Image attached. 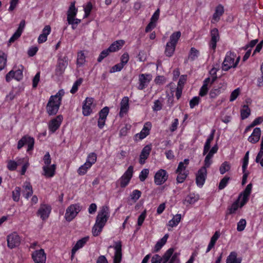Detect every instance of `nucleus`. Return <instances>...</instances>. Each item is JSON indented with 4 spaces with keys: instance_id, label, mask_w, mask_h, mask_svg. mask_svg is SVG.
<instances>
[{
    "instance_id": "1",
    "label": "nucleus",
    "mask_w": 263,
    "mask_h": 263,
    "mask_svg": "<svg viewBox=\"0 0 263 263\" xmlns=\"http://www.w3.org/2000/svg\"><path fill=\"white\" fill-rule=\"evenodd\" d=\"M109 217V210L108 206H103L99 211L95 224L104 227Z\"/></svg>"
},
{
    "instance_id": "2",
    "label": "nucleus",
    "mask_w": 263,
    "mask_h": 263,
    "mask_svg": "<svg viewBox=\"0 0 263 263\" xmlns=\"http://www.w3.org/2000/svg\"><path fill=\"white\" fill-rule=\"evenodd\" d=\"M81 208L79 204H73L70 205L66 210L65 218L67 221H71L81 211Z\"/></svg>"
},
{
    "instance_id": "3",
    "label": "nucleus",
    "mask_w": 263,
    "mask_h": 263,
    "mask_svg": "<svg viewBox=\"0 0 263 263\" xmlns=\"http://www.w3.org/2000/svg\"><path fill=\"white\" fill-rule=\"evenodd\" d=\"M59 101V99L55 101L50 98H49L46 106L47 112L49 116L55 115L57 114L61 104Z\"/></svg>"
},
{
    "instance_id": "4",
    "label": "nucleus",
    "mask_w": 263,
    "mask_h": 263,
    "mask_svg": "<svg viewBox=\"0 0 263 263\" xmlns=\"http://www.w3.org/2000/svg\"><path fill=\"white\" fill-rule=\"evenodd\" d=\"M235 55L234 53L229 52L227 53L225 59L222 64V68L224 71H228L234 67V59Z\"/></svg>"
},
{
    "instance_id": "5",
    "label": "nucleus",
    "mask_w": 263,
    "mask_h": 263,
    "mask_svg": "<svg viewBox=\"0 0 263 263\" xmlns=\"http://www.w3.org/2000/svg\"><path fill=\"white\" fill-rule=\"evenodd\" d=\"M68 65V58L66 56L60 57L58 60L55 70V75L61 76Z\"/></svg>"
},
{
    "instance_id": "6",
    "label": "nucleus",
    "mask_w": 263,
    "mask_h": 263,
    "mask_svg": "<svg viewBox=\"0 0 263 263\" xmlns=\"http://www.w3.org/2000/svg\"><path fill=\"white\" fill-rule=\"evenodd\" d=\"M34 144V140L33 138L24 136L18 141L17 147L18 149H20L23 146L27 144L28 146L27 151L29 152L33 149Z\"/></svg>"
},
{
    "instance_id": "7",
    "label": "nucleus",
    "mask_w": 263,
    "mask_h": 263,
    "mask_svg": "<svg viewBox=\"0 0 263 263\" xmlns=\"http://www.w3.org/2000/svg\"><path fill=\"white\" fill-rule=\"evenodd\" d=\"M133 166L132 165L129 166L120 179V186L121 187H125L127 185L133 176Z\"/></svg>"
},
{
    "instance_id": "8",
    "label": "nucleus",
    "mask_w": 263,
    "mask_h": 263,
    "mask_svg": "<svg viewBox=\"0 0 263 263\" xmlns=\"http://www.w3.org/2000/svg\"><path fill=\"white\" fill-rule=\"evenodd\" d=\"M21 240L19 235L16 232H13L7 236L8 247L10 249L16 247L20 245Z\"/></svg>"
},
{
    "instance_id": "9",
    "label": "nucleus",
    "mask_w": 263,
    "mask_h": 263,
    "mask_svg": "<svg viewBox=\"0 0 263 263\" xmlns=\"http://www.w3.org/2000/svg\"><path fill=\"white\" fill-rule=\"evenodd\" d=\"M168 179V175L166 171L160 169L155 174L154 182L156 185H160L163 184Z\"/></svg>"
},
{
    "instance_id": "10",
    "label": "nucleus",
    "mask_w": 263,
    "mask_h": 263,
    "mask_svg": "<svg viewBox=\"0 0 263 263\" xmlns=\"http://www.w3.org/2000/svg\"><path fill=\"white\" fill-rule=\"evenodd\" d=\"M93 98L87 97L83 102L82 106V114L84 116H89L92 111V106Z\"/></svg>"
},
{
    "instance_id": "11",
    "label": "nucleus",
    "mask_w": 263,
    "mask_h": 263,
    "mask_svg": "<svg viewBox=\"0 0 263 263\" xmlns=\"http://www.w3.org/2000/svg\"><path fill=\"white\" fill-rule=\"evenodd\" d=\"M63 119V116L59 115L55 118L52 119L48 124L49 131L52 133H54L60 127Z\"/></svg>"
},
{
    "instance_id": "12",
    "label": "nucleus",
    "mask_w": 263,
    "mask_h": 263,
    "mask_svg": "<svg viewBox=\"0 0 263 263\" xmlns=\"http://www.w3.org/2000/svg\"><path fill=\"white\" fill-rule=\"evenodd\" d=\"M32 258L35 263H45L46 255L42 249L36 250L32 254Z\"/></svg>"
},
{
    "instance_id": "13",
    "label": "nucleus",
    "mask_w": 263,
    "mask_h": 263,
    "mask_svg": "<svg viewBox=\"0 0 263 263\" xmlns=\"http://www.w3.org/2000/svg\"><path fill=\"white\" fill-rule=\"evenodd\" d=\"M252 183H249L247 185L245 190L239 194L238 197L239 199L241 196L242 197V200L240 203V208H242L248 201L249 196L250 195L252 191Z\"/></svg>"
},
{
    "instance_id": "14",
    "label": "nucleus",
    "mask_w": 263,
    "mask_h": 263,
    "mask_svg": "<svg viewBox=\"0 0 263 263\" xmlns=\"http://www.w3.org/2000/svg\"><path fill=\"white\" fill-rule=\"evenodd\" d=\"M207 171L205 167H201L198 171L196 176V183L198 186H202L206 177Z\"/></svg>"
},
{
    "instance_id": "15",
    "label": "nucleus",
    "mask_w": 263,
    "mask_h": 263,
    "mask_svg": "<svg viewBox=\"0 0 263 263\" xmlns=\"http://www.w3.org/2000/svg\"><path fill=\"white\" fill-rule=\"evenodd\" d=\"M152 127V124L149 122H147L145 123L143 128L140 133L137 134L135 135L136 140H141L145 138L149 134V131Z\"/></svg>"
},
{
    "instance_id": "16",
    "label": "nucleus",
    "mask_w": 263,
    "mask_h": 263,
    "mask_svg": "<svg viewBox=\"0 0 263 263\" xmlns=\"http://www.w3.org/2000/svg\"><path fill=\"white\" fill-rule=\"evenodd\" d=\"M51 206L47 204H41L37 211V214L42 220L47 219L51 212Z\"/></svg>"
},
{
    "instance_id": "17",
    "label": "nucleus",
    "mask_w": 263,
    "mask_h": 263,
    "mask_svg": "<svg viewBox=\"0 0 263 263\" xmlns=\"http://www.w3.org/2000/svg\"><path fill=\"white\" fill-rule=\"evenodd\" d=\"M152 80V76L148 74H141L139 75V85L138 88L139 90H142L148 85V83Z\"/></svg>"
},
{
    "instance_id": "18",
    "label": "nucleus",
    "mask_w": 263,
    "mask_h": 263,
    "mask_svg": "<svg viewBox=\"0 0 263 263\" xmlns=\"http://www.w3.org/2000/svg\"><path fill=\"white\" fill-rule=\"evenodd\" d=\"M25 21L23 20L21 21L19 26L17 29V30L14 32V33L12 35V36L10 37L9 40V43H12L14 42L15 40L18 39L25 28Z\"/></svg>"
},
{
    "instance_id": "19",
    "label": "nucleus",
    "mask_w": 263,
    "mask_h": 263,
    "mask_svg": "<svg viewBox=\"0 0 263 263\" xmlns=\"http://www.w3.org/2000/svg\"><path fill=\"white\" fill-rule=\"evenodd\" d=\"M114 249L115 253L114 257V263H120L122 258V244L120 241L116 242Z\"/></svg>"
},
{
    "instance_id": "20",
    "label": "nucleus",
    "mask_w": 263,
    "mask_h": 263,
    "mask_svg": "<svg viewBox=\"0 0 263 263\" xmlns=\"http://www.w3.org/2000/svg\"><path fill=\"white\" fill-rule=\"evenodd\" d=\"M211 40L210 41V47L215 50L216 47L217 42L219 40V34L218 30L215 28L211 31Z\"/></svg>"
},
{
    "instance_id": "21",
    "label": "nucleus",
    "mask_w": 263,
    "mask_h": 263,
    "mask_svg": "<svg viewBox=\"0 0 263 263\" xmlns=\"http://www.w3.org/2000/svg\"><path fill=\"white\" fill-rule=\"evenodd\" d=\"M151 149L152 147L150 145H147L143 147L140 155L139 163L141 164H143L145 163V160L148 158Z\"/></svg>"
},
{
    "instance_id": "22",
    "label": "nucleus",
    "mask_w": 263,
    "mask_h": 263,
    "mask_svg": "<svg viewBox=\"0 0 263 263\" xmlns=\"http://www.w3.org/2000/svg\"><path fill=\"white\" fill-rule=\"evenodd\" d=\"M261 135V130L259 127H256L254 129L252 134L249 137L248 141L253 143H257L260 139Z\"/></svg>"
},
{
    "instance_id": "23",
    "label": "nucleus",
    "mask_w": 263,
    "mask_h": 263,
    "mask_svg": "<svg viewBox=\"0 0 263 263\" xmlns=\"http://www.w3.org/2000/svg\"><path fill=\"white\" fill-rule=\"evenodd\" d=\"M56 165L52 164L49 166L48 165H45L43 167V173L42 175L46 177H52L55 174Z\"/></svg>"
},
{
    "instance_id": "24",
    "label": "nucleus",
    "mask_w": 263,
    "mask_h": 263,
    "mask_svg": "<svg viewBox=\"0 0 263 263\" xmlns=\"http://www.w3.org/2000/svg\"><path fill=\"white\" fill-rule=\"evenodd\" d=\"M224 13L223 6L220 4L218 5L215 8V11L213 15L212 21V23L217 22L220 20V16L222 15Z\"/></svg>"
},
{
    "instance_id": "25",
    "label": "nucleus",
    "mask_w": 263,
    "mask_h": 263,
    "mask_svg": "<svg viewBox=\"0 0 263 263\" xmlns=\"http://www.w3.org/2000/svg\"><path fill=\"white\" fill-rule=\"evenodd\" d=\"M129 99L127 97H124L121 103H120V111L119 112V116L121 117L123 116L124 114H125L127 112L129 109Z\"/></svg>"
},
{
    "instance_id": "26",
    "label": "nucleus",
    "mask_w": 263,
    "mask_h": 263,
    "mask_svg": "<svg viewBox=\"0 0 263 263\" xmlns=\"http://www.w3.org/2000/svg\"><path fill=\"white\" fill-rule=\"evenodd\" d=\"M89 240V237L86 236L82 238V239L79 240L74 246L72 248L71 250L72 256L75 254V253L80 248H82L84 245Z\"/></svg>"
},
{
    "instance_id": "27",
    "label": "nucleus",
    "mask_w": 263,
    "mask_h": 263,
    "mask_svg": "<svg viewBox=\"0 0 263 263\" xmlns=\"http://www.w3.org/2000/svg\"><path fill=\"white\" fill-rule=\"evenodd\" d=\"M125 43V41L120 40L114 42L108 48L110 52H116L121 49Z\"/></svg>"
},
{
    "instance_id": "28",
    "label": "nucleus",
    "mask_w": 263,
    "mask_h": 263,
    "mask_svg": "<svg viewBox=\"0 0 263 263\" xmlns=\"http://www.w3.org/2000/svg\"><path fill=\"white\" fill-rule=\"evenodd\" d=\"M23 196L25 198L28 199L29 197L33 194V190L32 185L29 182H25L23 186Z\"/></svg>"
},
{
    "instance_id": "29",
    "label": "nucleus",
    "mask_w": 263,
    "mask_h": 263,
    "mask_svg": "<svg viewBox=\"0 0 263 263\" xmlns=\"http://www.w3.org/2000/svg\"><path fill=\"white\" fill-rule=\"evenodd\" d=\"M75 4V1L71 2L70 4V5L67 12V21L68 20V18L71 19L73 17H76L77 14L78 9L76 8Z\"/></svg>"
},
{
    "instance_id": "30",
    "label": "nucleus",
    "mask_w": 263,
    "mask_h": 263,
    "mask_svg": "<svg viewBox=\"0 0 263 263\" xmlns=\"http://www.w3.org/2000/svg\"><path fill=\"white\" fill-rule=\"evenodd\" d=\"M237 254L236 252H232L228 256L226 263H241V259L237 258Z\"/></svg>"
},
{
    "instance_id": "31",
    "label": "nucleus",
    "mask_w": 263,
    "mask_h": 263,
    "mask_svg": "<svg viewBox=\"0 0 263 263\" xmlns=\"http://www.w3.org/2000/svg\"><path fill=\"white\" fill-rule=\"evenodd\" d=\"M168 237V234H166L155 245L154 252H158L161 248L165 244Z\"/></svg>"
},
{
    "instance_id": "32",
    "label": "nucleus",
    "mask_w": 263,
    "mask_h": 263,
    "mask_svg": "<svg viewBox=\"0 0 263 263\" xmlns=\"http://www.w3.org/2000/svg\"><path fill=\"white\" fill-rule=\"evenodd\" d=\"M176 46L174 44L167 42L165 49V55L168 57H172L174 53Z\"/></svg>"
},
{
    "instance_id": "33",
    "label": "nucleus",
    "mask_w": 263,
    "mask_h": 263,
    "mask_svg": "<svg viewBox=\"0 0 263 263\" xmlns=\"http://www.w3.org/2000/svg\"><path fill=\"white\" fill-rule=\"evenodd\" d=\"M174 249L173 248H170L164 254L162 257L160 256V263L161 261L162 263H166L169 259L171 258L173 253H174Z\"/></svg>"
},
{
    "instance_id": "34",
    "label": "nucleus",
    "mask_w": 263,
    "mask_h": 263,
    "mask_svg": "<svg viewBox=\"0 0 263 263\" xmlns=\"http://www.w3.org/2000/svg\"><path fill=\"white\" fill-rule=\"evenodd\" d=\"M239 198L233 203L230 207L228 209V212L227 214H232L236 212L239 207H240L239 204Z\"/></svg>"
},
{
    "instance_id": "35",
    "label": "nucleus",
    "mask_w": 263,
    "mask_h": 263,
    "mask_svg": "<svg viewBox=\"0 0 263 263\" xmlns=\"http://www.w3.org/2000/svg\"><path fill=\"white\" fill-rule=\"evenodd\" d=\"M243 108L240 110V116L242 120L247 119L251 114V110L248 105H244Z\"/></svg>"
},
{
    "instance_id": "36",
    "label": "nucleus",
    "mask_w": 263,
    "mask_h": 263,
    "mask_svg": "<svg viewBox=\"0 0 263 263\" xmlns=\"http://www.w3.org/2000/svg\"><path fill=\"white\" fill-rule=\"evenodd\" d=\"M199 51L194 47H192L190 49L189 55L188 60L193 61L195 60L199 55Z\"/></svg>"
},
{
    "instance_id": "37",
    "label": "nucleus",
    "mask_w": 263,
    "mask_h": 263,
    "mask_svg": "<svg viewBox=\"0 0 263 263\" xmlns=\"http://www.w3.org/2000/svg\"><path fill=\"white\" fill-rule=\"evenodd\" d=\"M181 32L176 31L171 34L170 37V41L168 42L174 44L176 45L179 38L181 36Z\"/></svg>"
},
{
    "instance_id": "38",
    "label": "nucleus",
    "mask_w": 263,
    "mask_h": 263,
    "mask_svg": "<svg viewBox=\"0 0 263 263\" xmlns=\"http://www.w3.org/2000/svg\"><path fill=\"white\" fill-rule=\"evenodd\" d=\"M181 216L180 214H177L169 221L168 226L171 227H174L178 225L180 221Z\"/></svg>"
},
{
    "instance_id": "39",
    "label": "nucleus",
    "mask_w": 263,
    "mask_h": 263,
    "mask_svg": "<svg viewBox=\"0 0 263 263\" xmlns=\"http://www.w3.org/2000/svg\"><path fill=\"white\" fill-rule=\"evenodd\" d=\"M176 173L178 174L177 177L176 178L177 183H181L183 182L188 175L187 171L184 172L180 171L179 172Z\"/></svg>"
},
{
    "instance_id": "40",
    "label": "nucleus",
    "mask_w": 263,
    "mask_h": 263,
    "mask_svg": "<svg viewBox=\"0 0 263 263\" xmlns=\"http://www.w3.org/2000/svg\"><path fill=\"white\" fill-rule=\"evenodd\" d=\"M231 168V166L229 162L224 161L221 164L219 168L220 173L222 175L228 172Z\"/></svg>"
},
{
    "instance_id": "41",
    "label": "nucleus",
    "mask_w": 263,
    "mask_h": 263,
    "mask_svg": "<svg viewBox=\"0 0 263 263\" xmlns=\"http://www.w3.org/2000/svg\"><path fill=\"white\" fill-rule=\"evenodd\" d=\"M214 138L212 137V135H210L207 139L205 143L204 146L203 155H205L208 153L209 151L210 150L211 146V143L213 141Z\"/></svg>"
},
{
    "instance_id": "42",
    "label": "nucleus",
    "mask_w": 263,
    "mask_h": 263,
    "mask_svg": "<svg viewBox=\"0 0 263 263\" xmlns=\"http://www.w3.org/2000/svg\"><path fill=\"white\" fill-rule=\"evenodd\" d=\"M67 22L69 25H71L72 29L74 30L77 28V25L81 23V20L80 19L76 18V17H73L71 19L68 18Z\"/></svg>"
},
{
    "instance_id": "43",
    "label": "nucleus",
    "mask_w": 263,
    "mask_h": 263,
    "mask_svg": "<svg viewBox=\"0 0 263 263\" xmlns=\"http://www.w3.org/2000/svg\"><path fill=\"white\" fill-rule=\"evenodd\" d=\"M96 160L97 155L95 153H91L88 155L85 163L89 164V166L91 167L96 162Z\"/></svg>"
},
{
    "instance_id": "44",
    "label": "nucleus",
    "mask_w": 263,
    "mask_h": 263,
    "mask_svg": "<svg viewBox=\"0 0 263 263\" xmlns=\"http://www.w3.org/2000/svg\"><path fill=\"white\" fill-rule=\"evenodd\" d=\"M21 189L19 186H16L15 190L12 192V199L14 201L18 202L20 200Z\"/></svg>"
},
{
    "instance_id": "45",
    "label": "nucleus",
    "mask_w": 263,
    "mask_h": 263,
    "mask_svg": "<svg viewBox=\"0 0 263 263\" xmlns=\"http://www.w3.org/2000/svg\"><path fill=\"white\" fill-rule=\"evenodd\" d=\"M198 199V196H195L194 194H190L185 198L184 202H186L189 204H193Z\"/></svg>"
},
{
    "instance_id": "46",
    "label": "nucleus",
    "mask_w": 263,
    "mask_h": 263,
    "mask_svg": "<svg viewBox=\"0 0 263 263\" xmlns=\"http://www.w3.org/2000/svg\"><path fill=\"white\" fill-rule=\"evenodd\" d=\"M230 180V177L226 176L220 181L218 189L219 190H223L227 185L229 181Z\"/></svg>"
},
{
    "instance_id": "47",
    "label": "nucleus",
    "mask_w": 263,
    "mask_h": 263,
    "mask_svg": "<svg viewBox=\"0 0 263 263\" xmlns=\"http://www.w3.org/2000/svg\"><path fill=\"white\" fill-rule=\"evenodd\" d=\"M103 227L95 224L92 228V233L93 236H98L102 232Z\"/></svg>"
},
{
    "instance_id": "48",
    "label": "nucleus",
    "mask_w": 263,
    "mask_h": 263,
    "mask_svg": "<svg viewBox=\"0 0 263 263\" xmlns=\"http://www.w3.org/2000/svg\"><path fill=\"white\" fill-rule=\"evenodd\" d=\"M91 167L89 164L85 163L83 165H81L78 170V173L80 175H84L86 174L88 168Z\"/></svg>"
},
{
    "instance_id": "49",
    "label": "nucleus",
    "mask_w": 263,
    "mask_h": 263,
    "mask_svg": "<svg viewBox=\"0 0 263 263\" xmlns=\"http://www.w3.org/2000/svg\"><path fill=\"white\" fill-rule=\"evenodd\" d=\"M222 87L220 88H214L212 89L210 92L209 96L210 98L214 99L218 96L220 93Z\"/></svg>"
},
{
    "instance_id": "50",
    "label": "nucleus",
    "mask_w": 263,
    "mask_h": 263,
    "mask_svg": "<svg viewBox=\"0 0 263 263\" xmlns=\"http://www.w3.org/2000/svg\"><path fill=\"white\" fill-rule=\"evenodd\" d=\"M141 191L138 190H135L133 191L132 193L130 195L131 199L134 202H136L141 197Z\"/></svg>"
},
{
    "instance_id": "51",
    "label": "nucleus",
    "mask_w": 263,
    "mask_h": 263,
    "mask_svg": "<svg viewBox=\"0 0 263 263\" xmlns=\"http://www.w3.org/2000/svg\"><path fill=\"white\" fill-rule=\"evenodd\" d=\"M83 82V79L82 78H79L78 80H77L73 84L72 88L70 90V92L72 94L76 93L78 89V87L82 84Z\"/></svg>"
},
{
    "instance_id": "52",
    "label": "nucleus",
    "mask_w": 263,
    "mask_h": 263,
    "mask_svg": "<svg viewBox=\"0 0 263 263\" xmlns=\"http://www.w3.org/2000/svg\"><path fill=\"white\" fill-rule=\"evenodd\" d=\"M18 164L19 162H17L13 160H9L8 161L7 168L11 171H15Z\"/></svg>"
},
{
    "instance_id": "53",
    "label": "nucleus",
    "mask_w": 263,
    "mask_h": 263,
    "mask_svg": "<svg viewBox=\"0 0 263 263\" xmlns=\"http://www.w3.org/2000/svg\"><path fill=\"white\" fill-rule=\"evenodd\" d=\"M64 95V91L63 89L60 90L58 93L55 95L51 96L50 98H51V99H53V100H60V103L61 104V101H62V97Z\"/></svg>"
},
{
    "instance_id": "54",
    "label": "nucleus",
    "mask_w": 263,
    "mask_h": 263,
    "mask_svg": "<svg viewBox=\"0 0 263 263\" xmlns=\"http://www.w3.org/2000/svg\"><path fill=\"white\" fill-rule=\"evenodd\" d=\"M109 107L107 106L103 107L99 112V118L106 119L109 113Z\"/></svg>"
},
{
    "instance_id": "55",
    "label": "nucleus",
    "mask_w": 263,
    "mask_h": 263,
    "mask_svg": "<svg viewBox=\"0 0 263 263\" xmlns=\"http://www.w3.org/2000/svg\"><path fill=\"white\" fill-rule=\"evenodd\" d=\"M149 173V170L147 168H144L142 170L139 175V179L141 181H144L147 177Z\"/></svg>"
},
{
    "instance_id": "56",
    "label": "nucleus",
    "mask_w": 263,
    "mask_h": 263,
    "mask_svg": "<svg viewBox=\"0 0 263 263\" xmlns=\"http://www.w3.org/2000/svg\"><path fill=\"white\" fill-rule=\"evenodd\" d=\"M21 69H18L14 71L15 73V79L17 81H20L23 79V67L21 65Z\"/></svg>"
},
{
    "instance_id": "57",
    "label": "nucleus",
    "mask_w": 263,
    "mask_h": 263,
    "mask_svg": "<svg viewBox=\"0 0 263 263\" xmlns=\"http://www.w3.org/2000/svg\"><path fill=\"white\" fill-rule=\"evenodd\" d=\"M6 62L7 55L3 53L2 55H0V71L5 68Z\"/></svg>"
},
{
    "instance_id": "58",
    "label": "nucleus",
    "mask_w": 263,
    "mask_h": 263,
    "mask_svg": "<svg viewBox=\"0 0 263 263\" xmlns=\"http://www.w3.org/2000/svg\"><path fill=\"white\" fill-rule=\"evenodd\" d=\"M246 221L244 219H241L238 223L237 230L238 232L242 231L246 227Z\"/></svg>"
},
{
    "instance_id": "59",
    "label": "nucleus",
    "mask_w": 263,
    "mask_h": 263,
    "mask_svg": "<svg viewBox=\"0 0 263 263\" xmlns=\"http://www.w3.org/2000/svg\"><path fill=\"white\" fill-rule=\"evenodd\" d=\"M110 52V51L109 50H108V48L103 50L101 52V53H100V55H99V58H98V59L97 60L98 62H99V63L102 62V61L105 58H106L109 54Z\"/></svg>"
},
{
    "instance_id": "60",
    "label": "nucleus",
    "mask_w": 263,
    "mask_h": 263,
    "mask_svg": "<svg viewBox=\"0 0 263 263\" xmlns=\"http://www.w3.org/2000/svg\"><path fill=\"white\" fill-rule=\"evenodd\" d=\"M199 97H194L190 101V106L191 108H193L195 106L198 105L200 102Z\"/></svg>"
},
{
    "instance_id": "61",
    "label": "nucleus",
    "mask_w": 263,
    "mask_h": 263,
    "mask_svg": "<svg viewBox=\"0 0 263 263\" xmlns=\"http://www.w3.org/2000/svg\"><path fill=\"white\" fill-rule=\"evenodd\" d=\"M85 57L84 53L81 52L78 53L77 58V64L81 66L83 64L85 61Z\"/></svg>"
},
{
    "instance_id": "62",
    "label": "nucleus",
    "mask_w": 263,
    "mask_h": 263,
    "mask_svg": "<svg viewBox=\"0 0 263 263\" xmlns=\"http://www.w3.org/2000/svg\"><path fill=\"white\" fill-rule=\"evenodd\" d=\"M124 66L121 63L114 65L110 70V72H115L121 71Z\"/></svg>"
},
{
    "instance_id": "63",
    "label": "nucleus",
    "mask_w": 263,
    "mask_h": 263,
    "mask_svg": "<svg viewBox=\"0 0 263 263\" xmlns=\"http://www.w3.org/2000/svg\"><path fill=\"white\" fill-rule=\"evenodd\" d=\"M146 215V210H145L144 211L142 212V213L140 215L138 218V225L139 226H141L145 218Z\"/></svg>"
},
{
    "instance_id": "64",
    "label": "nucleus",
    "mask_w": 263,
    "mask_h": 263,
    "mask_svg": "<svg viewBox=\"0 0 263 263\" xmlns=\"http://www.w3.org/2000/svg\"><path fill=\"white\" fill-rule=\"evenodd\" d=\"M240 93V90L239 88H237L233 90L230 96V101L233 102L237 98Z\"/></svg>"
}]
</instances>
